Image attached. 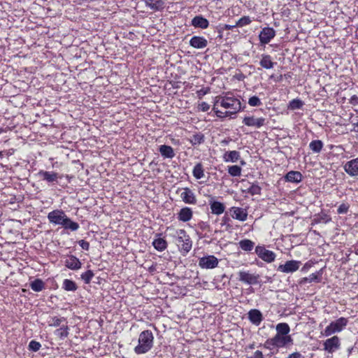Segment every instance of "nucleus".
<instances>
[{
  "mask_svg": "<svg viewBox=\"0 0 358 358\" xmlns=\"http://www.w3.org/2000/svg\"><path fill=\"white\" fill-rule=\"evenodd\" d=\"M215 104H220L222 107L229 109L228 111L225 112L224 115L236 114L241 108V101L234 96H216Z\"/></svg>",
  "mask_w": 358,
  "mask_h": 358,
  "instance_id": "nucleus-1",
  "label": "nucleus"
},
{
  "mask_svg": "<svg viewBox=\"0 0 358 358\" xmlns=\"http://www.w3.org/2000/svg\"><path fill=\"white\" fill-rule=\"evenodd\" d=\"M154 336L149 330L143 331L138 337V345L135 347L134 352L139 354L148 352L153 346Z\"/></svg>",
  "mask_w": 358,
  "mask_h": 358,
  "instance_id": "nucleus-2",
  "label": "nucleus"
},
{
  "mask_svg": "<svg viewBox=\"0 0 358 358\" xmlns=\"http://www.w3.org/2000/svg\"><path fill=\"white\" fill-rule=\"evenodd\" d=\"M177 243L180 247V250L183 254L189 252L192 248V243L189 236L183 229H180L177 232Z\"/></svg>",
  "mask_w": 358,
  "mask_h": 358,
  "instance_id": "nucleus-3",
  "label": "nucleus"
},
{
  "mask_svg": "<svg viewBox=\"0 0 358 358\" xmlns=\"http://www.w3.org/2000/svg\"><path fill=\"white\" fill-rule=\"evenodd\" d=\"M348 324V319L345 317H340L336 321L331 322L327 326L324 331V335L329 336L333 334L341 331Z\"/></svg>",
  "mask_w": 358,
  "mask_h": 358,
  "instance_id": "nucleus-4",
  "label": "nucleus"
},
{
  "mask_svg": "<svg viewBox=\"0 0 358 358\" xmlns=\"http://www.w3.org/2000/svg\"><path fill=\"white\" fill-rule=\"evenodd\" d=\"M292 343L291 336H283L276 334L274 337L268 339L265 345L268 346H273L274 348H283L287 345Z\"/></svg>",
  "mask_w": 358,
  "mask_h": 358,
  "instance_id": "nucleus-5",
  "label": "nucleus"
},
{
  "mask_svg": "<svg viewBox=\"0 0 358 358\" xmlns=\"http://www.w3.org/2000/svg\"><path fill=\"white\" fill-rule=\"evenodd\" d=\"M67 215L62 210H54L48 214V219L51 224L62 225L65 221Z\"/></svg>",
  "mask_w": 358,
  "mask_h": 358,
  "instance_id": "nucleus-6",
  "label": "nucleus"
},
{
  "mask_svg": "<svg viewBox=\"0 0 358 358\" xmlns=\"http://www.w3.org/2000/svg\"><path fill=\"white\" fill-rule=\"evenodd\" d=\"M255 252L259 258L266 262H273L275 259V254L268 250H266L264 246H257Z\"/></svg>",
  "mask_w": 358,
  "mask_h": 358,
  "instance_id": "nucleus-7",
  "label": "nucleus"
},
{
  "mask_svg": "<svg viewBox=\"0 0 358 358\" xmlns=\"http://www.w3.org/2000/svg\"><path fill=\"white\" fill-rule=\"evenodd\" d=\"M238 280L248 285H256L259 282V275L258 274L241 271L238 273Z\"/></svg>",
  "mask_w": 358,
  "mask_h": 358,
  "instance_id": "nucleus-8",
  "label": "nucleus"
},
{
  "mask_svg": "<svg viewBox=\"0 0 358 358\" xmlns=\"http://www.w3.org/2000/svg\"><path fill=\"white\" fill-rule=\"evenodd\" d=\"M218 265V259L213 255L203 257L199 259V266L202 268L212 269Z\"/></svg>",
  "mask_w": 358,
  "mask_h": 358,
  "instance_id": "nucleus-9",
  "label": "nucleus"
},
{
  "mask_svg": "<svg viewBox=\"0 0 358 358\" xmlns=\"http://www.w3.org/2000/svg\"><path fill=\"white\" fill-rule=\"evenodd\" d=\"M300 261L289 260L285 262V264H280L278 270L282 273H293L297 271L301 265Z\"/></svg>",
  "mask_w": 358,
  "mask_h": 358,
  "instance_id": "nucleus-10",
  "label": "nucleus"
},
{
  "mask_svg": "<svg viewBox=\"0 0 358 358\" xmlns=\"http://www.w3.org/2000/svg\"><path fill=\"white\" fill-rule=\"evenodd\" d=\"M340 345L341 343L339 338L336 336H334L324 341V350L329 353H333L336 350L339 349Z\"/></svg>",
  "mask_w": 358,
  "mask_h": 358,
  "instance_id": "nucleus-11",
  "label": "nucleus"
},
{
  "mask_svg": "<svg viewBox=\"0 0 358 358\" xmlns=\"http://www.w3.org/2000/svg\"><path fill=\"white\" fill-rule=\"evenodd\" d=\"M275 35V30L271 27H264L259 35V41L262 44L268 43Z\"/></svg>",
  "mask_w": 358,
  "mask_h": 358,
  "instance_id": "nucleus-12",
  "label": "nucleus"
},
{
  "mask_svg": "<svg viewBox=\"0 0 358 358\" xmlns=\"http://www.w3.org/2000/svg\"><path fill=\"white\" fill-rule=\"evenodd\" d=\"M344 170L350 176H358V157L348 162Z\"/></svg>",
  "mask_w": 358,
  "mask_h": 358,
  "instance_id": "nucleus-13",
  "label": "nucleus"
},
{
  "mask_svg": "<svg viewBox=\"0 0 358 358\" xmlns=\"http://www.w3.org/2000/svg\"><path fill=\"white\" fill-rule=\"evenodd\" d=\"M243 122L248 127H255L260 128L265 124V118L259 117L256 118L253 116H248L243 118Z\"/></svg>",
  "mask_w": 358,
  "mask_h": 358,
  "instance_id": "nucleus-14",
  "label": "nucleus"
},
{
  "mask_svg": "<svg viewBox=\"0 0 358 358\" xmlns=\"http://www.w3.org/2000/svg\"><path fill=\"white\" fill-rule=\"evenodd\" d=\"M230 211L232 213V217L236 220L243 222L248 218V212L246 209L239 207H232L230 209Z\"/></svg>",
  "mask_w": 358,
  "mask_h": 358,
  "instance_id": "nucleus-15",
  "label": "nucleus"
},
{
  "mask_svg": "<svg viewBox=\"0 0 358 358\" xmlns=\"http://www.w3.org/2000/svg\"><path fill=\"white\" fill-rule=\"evenodd\" d=\"M64 265L69 269L78 270L81 268L82 264L76 257L69 255L64 261Z\"/></svg>",
  "mask_w": 358,
  "mask_h": 358,
  "instance_id": "nucleus-16",
  "label": "nucleus"
},
{
  "mask_svg": "<svg viewBox=\"0 0 358 358\" xmlns=\"http://www.w3.org/2000/svg\"><path fill=\"white\" fill-rule=\"evenodd\" d=\"M182 200L189 204H195L196 199L192 191L189 188H185L184 191L180 194Z\"/></svg>",
  "mask_w": 358,
  "mask_h": 358,
  "instance_id": "nucleus-17",
  "label": "nucleus"
},
{
  "mask_svg": "<svg viewBox=\"0 0 358 358\" xmlns=\"http://www.w3.org/2000/svg\"><path fill=\"white\" fill-rule=\"evenodd\" d=\"M189 45L194 48L201 49L207 46L208 41L202 36H194L190 39Z\"/></svg>",
  "mask_w": 358,
  "mask_h": 358,
  "instance_id": "nucleus-18",
  "label": "nucleus"
},
{
  "mask_svg": "<svg viewBox=\"0 0 358 358\" xmlns=\"http://www.w3.org/2000/svg\"><path fill=\"white\" fill-rule=\"evenodd\" d=\"M248 319L252 324L258 326L263 320V316L259 310L252 309L248 312Z\"/></svg>",
  "mask_w": 358,
  "mask_h": 358,
  "instance_id": "nucleus-19",
  "label": "nucleus"
},
{
  "mask_svg": "<svg viewBox=\"0 0 358 358\" xmlns=\"http://www.w3.org/2000/svg\"><path fill=\"white\" fill-rule=\"evenodd\" d=\"M38 176L48 182H57L59 178V174L53 171H40Z\"/></svg>",
  "mask_w": 358,
  "mask_h": 358,
  "instance_id": "nucleus-20",
  "label": "nucleus"
},
{
  "mask_svg": "<svg viewBox=\"0 0 358 358\" xmlns=\"http://www.w3.org/2000/svg\"><path fill=\"white\" fill-rule=\"evenodd\" d=\"M192 24L198 28L206 29L208 27V21L201 15H197L192 20Z\"/></svg>",
  "mask_w": 358,
  "mask_h": 358,
  "instance_id": "nucleus-21",
  "label": "nucleus"
},
{
  "mask_svg": "<svg viewBox=\"0 0 358 358\" xmlns=\"http://www.w3.org/2000/svg\"><path fill=\"white\" fill-rule=\"evenodd\" d=\"M192 210L188 207H185L180 210L178 218L180 221L187 222L192 219Z\"/></svg>",
  "mask_w": 358,
  "mask_h": 358,
  "instance_id": "nucleus-22",
  "label": "nucleus"
},
{
  "mask_svg": "<svg viewBox=\"0 0 358 358\" xmlns=\"http://www.w3.org/2000/svg\"><path fill=\"white\" fill-rule=\"evenodd\" d=\"M285 178L288 182L298 183L301 181L303 177L300 172L291 171L285 175Z\"/></svg>",
  "mask_w": 358,
  "mask_h": 358,
  "instance_id": "nucleus-23",
  "label": "nucleus"
},
{
  "mask_svg": "<svg viewBox=\"0 0 358 358\" xmlns=\"http://www.w3.org/2000/svg\"><path fill=\"white\" fill-rule=\"evenodd\" d=\"M210 206L212 213L215 215H221L225 210L224 205L219 201H211Z\"/></svg>",
  "mask_w": 358,
  "mask_h": 358,
  "instance_id": "nucleus-24",
  "label": "nucleus"
},
{
  "mask_svg": "<svg viewBox=\"0 0 358 358\" xmlns=\"http://www.w3.org/2000/svg\"><path fill=\"white\" fill-rule=\"evenodd\" d=\"M160 154L165 158L172 159L175 156V152L172 147L166 145H162L159 147Z\"/></svg>",
  "mask_w": 358,
  "mask_h": 358,
  "instance_id": "nucleus-25",
  "label": "nucleus"
},
{
  "mask_svg": "<svg viewBox=\"0 0 358 358\" xmlns=\"http://www.w3.org/2000/svg\"><path fill=\"white\" fill-rule=\"evenodd\" d=\"M259 64L261 66L266 69H273L274 65L275 64V62H272L271 57L268 55H262V59L259 62Z\"/></svg>",
  "mask_w": 358,
  "mask_h": 358,
  "instance_id": "nucleus-26",
  "label": "nucleus"
},
{
  "mask_svg": "<svg viewBox=\"0 0 358 358\" xmlns=\"http://www.w3.org/2000/svg\"><path fill=\"white\" fill-rule=\"evenodd\" d=\"M224 160L227 162H236L240 158V153L238 151L233 150L229 151L224 153Z\"/></svg>",
  "mask_w": 358,
  "mask_h": 358,
  "instance_id": "nucleus-27",
  "label": "nucleus"
},
{
  "mask_svg": "<svg viewBox=\"0 0 358 358\" xmlns=\"http://www.w3.org/2000/svg\"><path fill=\"white\" fill-rule=\"evenodd\" d=\"M62 227L65 229H70L72 231H77L79 229V224L77 222L72 221L68 216L66 217Z\"/></svg>",
  "mask_w": 358,
  "mask_h": 358,
  "instance_id": "nucleus-28",
  "label": "nucleus"
},
{
  "mask_svg": "<svg viewBox=\"0 0 358 358\" xmlns=\"http://www.w3.org/2000/svg\"><path fill=\"white\" fill-rule=\"evenodd\" d=\"M150 10L155 11L162 10L164 8V1H141Z\"/></svg>",
  "mask_w": 358,
  "mask_h": 358,
  "instance_id": "nucleus-29",
  "label": "nucleus"
},
{
  "mask_svg": "<svg viewBox=\"0 0 358 358\" xmlns=\"http://www.w3.org/2000/svg\"><path fill=\"white\" fill-rule=\"evenodd\" d=\"M276 334L283 335V336H289L288 334L290 331V328L287 323L282 322L279 323L276 325Z\"/></svg>",
  "mask_w": 358,
  "mask_h": 358,
  "instance_id": "nucleus-30",
  "label": "nucleus"
},
{
  "mask_svg": "<svg viewBox=\"0 0 358 358\" xmlns=\"http://www.w3.org/2000/svg\"><path fill=\"white\" fill-rule=\"evenodd\" d=\"M152 245L155 247L156 250L158 251H163L167 247V243L166 241L162 238H158L157 239H155L152 242Z\"/></svg>",
  "mask_w": 358,
  "mask_h": 358,
  "instance_id": "nucleus-31",
  "label": "nucleus"
},
{
  "mask_svg": "<svg viewBox=\"0 0 358 358\" xmlns=\"http://www.w3.org/2000/svg\"><path fill=\"white\" fill-rule=\"evenodd\" d=\"M239 246L243 250L250 252L253 249L255 243L249 239H244L239 242Z\"/></svg>",
  "mask_w": 358,
  "mask_h": 358,
  "instance_id": "nucleus-32",
  "label": "nucleus"
},
{
  "mask_svg": "<svg viewBox=\"0 0 358 358\" xmlns=\"http://www.w3.org/2000/svg\"><path fill=\"white\" fill-rule=\"evenodd\" d=\"M193 176L196 179H201L204 176V170L203 165L201 163H198L195 165L192 171Z\"/></svg>",
  "mask_w": 358,
  "mask_h": 358,
  "instance_id": "nucleus-33",
  "label": "nucleus"
},
{
  "mask_svg": "<svg viewBox=\"0 0 358 358\" xmlns=\"http://www.w3.org/2000/svg\"><path fill=\"white\" fill-rule=\"evenodd\" d=\"M31 289L34 292H41L45 287V284L41 279H36L30 284Z\"/></svg>",
  "mask_w": 358,
  "mask_h": 358,
  "instance_id": "nucleus-34",
  "label": "nucleus"
},
{
  "mask_svg": "<svg viewBox=\"0 0 358 358\" xmlns=\"http://www.w3.org/2000/svg\"><path fill=\"white\" fill-rule=\"evenodd\" d=\"M189 141L192 145H199L204 142V135L196 133L190 138Z\"/></svg>",
  "mask_w": 358,
  "mask_h": 358,
  "instance_id": "nucleus-35",
  "label": "nucleus"
},
{
  "mask_svg": "<svg viewBox=\"0 0 358 358\" xmlns=\"http://www.w3.org/2000/svg\"><path fill=\"white\" fill-rule=\"evenodd\" d=\"M309 147L313 152L318 153L322 150L323 143L320 140H315L310 143Z\"/></svg>",
  "mask_w": 358,
  "mask_h": 358,
  "instance_id": "nucleus-36",
  "label": "nucleus"
},
{
  "mask_svg": "<svg viewBox=\"0 0 358 358\" xmlns=\"http://www.w3.org/2000/svg\"><path fill=\"white\" fill-rule=\"evenodd\" d=\"M63 288L66 291L74 292L78 289V286L73 280L65 279L63 282Z\"/></svg>",
  "mask_w": 358,
  "mask_h": 358,
  "instance_id": "nucleus-37",
  "label": "nucleus"
},
{
  "mask_svg": "<svg viewBox=\"0 0 358 358\" xmlns=\"http://www.w3.org/2000/svg\"><path fill=\"white\" fill-rule=\"evenodd\" d=\"M228 173L231 176H240L241 174V168L237 165L229 166Z\"/></svg>",
  "mask_w": 358,
  "mask_h": 358,
  "instance_id": "nucleus-38",
  "label": "nucleus"
},
{
  "mask_svg": "<svg viewBox=\"0 0 358 358\" xmlns=\"http://www.w3.org/2000/svg\"><path fill=\"white\" fill-rule=\"evenodd\" d=\"M94 275V274L93 271L88 270L81 275V279L85 282V283L89 284Z\"/></svg>",
  "mask_w": 358,
  "mask_h": 358,
  "instance_id": "nucleus-39",
  "label": "nucleus"
},
{
  "mask_svg": "<svg viewBox=\"0 0 358 358\" xmlns=\"http://www.w3.org/2000/svg\"><path fill=\"white\" fill-rule=\"evenodd\" d=\"M252 21L249 16H243L236 22L235 26L242 27L243 26L249 24Z\"/></svg>",
  "mask_w": 358,
  "mask_h": 358,
  "instance_id": "nucleus-40",
  "label": "nucleus"
},
{
  "mask_svg": "<svg viewBox=\"0 0 358 358\" xmlns=\"http://www.w3.org/2000/svg\"><path fill=\"white\" fill-rule=\"evenodd\" d=\"M56 334L62 339L66 338L69 335L68 327H61L59 329H57L55 331Z\"/></svg>",
  "mask_w": 358,
  "mask_h": 358,
  "instance_id": "nucleus-41",
  "label": "nucleus"
},
{
  "mask_svg": "<svg viewBox=\"0 0 358 358\" xmlns=\"http://www.w3.org/2000/svg\"><path fill=\"white\" fill-rule=\"evenodd\" d=\"M247 191L251 195L260 194L261 187L257 185L252 184V185H250V187L248 189Z\"/></svg>",
  "mask_w": 358,
  "mask_h": 358,
  "instance_id": "nucleus-42",
  "label": "nucleus"
},
{
  "mask_svg": "<svg viewBox=\"0 0 358 358\" xmlns=\"http://www.w3.org/2000/svg\"><path fill=\"white\" fill-rule=\"evenodd\" d=\"M303 105V102L299 99H293L289 102V108L292 110L299 109Z\"/></svg>",
  "mask_w": 358,
  "mask_h": 358,
  "instance_id": "nucleus-43",
  "label": "nucleus"
},
{
  "mask_svg": "<svg viewBox=\"0 0 358 358\" xmlns=\"http://www.w3.org/2000/svg\"><path fill=\"white\" fill-rule=\"evenodd\" d=\"M248 103L251 106H259L262 104V102L257 96H253L249 99Z\"/></svg>",
  "mask_w": 358,
  "mask_h": 358,
  "instance_id": "nucleus-44",
  "label": "nucleus"
},
{
  "mask_svg": "<svg viewBox=\"0 0 358 358\" xmlns=\"http://www.w3.org/2000/svg\"><path fill=\"white\" fill-rule=\"evenodd\" d=\"M41 347V344L36 341H31L29 344V350H31L34 352H37L38 350H39Z\"/></svg>",
  "mask_w": 358,
  "mask_h": 358,
  "instance_id": "nucleus-45",
  "label": "nucleus"
},
{
  "mask_svg": "<svg viewBox=\"0 0 358 358\" xmlns=\"http://www.w3.org/2000/svg\"><path fill=\"white\" fill-rule=\"evenodd\" d=\"M63 320V318H58L57 317H53L51 318V320L49 322L50 326L53 327H59Z\"/></svg>",
  "mask_w": 358,
  "mask_h": 358,
  "instance_id": "nucleus-46",
  "label": "nucleus"
},
{
  "mask_svg": "<svg viewBox=\"0 0 358 358\" xmlns=\"http://www.w3.org/2000/svg\"><path fill=\"white\" fill-rule=\"evenodd\" d=\"M348 206L345 204V203H342L341 205L339 206L337 211H338V213L339 214H344V213H346L348 210Z\"/></svg>",
  "mask_w": 358,
  "mask_h": 358,
  "instance_id": "nucleus-47",
  "label": "nucleus"
},
{
  "mask_svg": "<svg viewBox=\"0 0 358 358\" xmlns=\"http://www.w3.org/2000/svg\"><path fill=\"white\" fill-rule=\"evenodd\" d=\"M79 245L85 250H88L90 248V243L84 240L80 241Z\"/></svg>",
  "mask_w": 358,
  "mask_h": 358,
  "instance_id": "nucleus-48",
  "label": "nucleus"
},
{
  "mask_svg": "<svg viewBox=\"0 0 358 358\" xmlns=\"http://www.w3.org/2000/svg\"><path fill=\"white\" fill-rule=\"evenodd\" d=\"M215 106H216V105L215 104L214 107H213V110L215 111L217 117H227L228 116V115H224L225 112H222V111H220V110H217Z\"/></svg>",
  "mask_w": 358,
  "mask_h": 358,
  "instance_id": "nucleus-49",
  "label": "nucleus"
},
{
  "mask_svg": "<svg viewBox=\"0 0 358 358\" xmlns=\"http://www.w3.org/2000/svg\"><path fill=\"white\" fill-rule=\"evenodd\" d=\"M307 279L308 280V282H313V281H317V282L319 281V277L315 273L310 274L308 276V278H307Z\"/></svg>",
  "mask_w": 358,
  "mask_h": 358,
  "instance_id": "nucleus-50",
  "label": "nucleus"
},
{
  "mask_svg": "<svg viewBox=\"0 0 358 358\" xmlns=\"http://www.w3.org/2000/svg\"><path fill=\"white\" fill-rule=\"evenodd\" d=\"M199 108L200 109L203 111V112H206V111H208L210 108V106L206 103V102H202L200 105H199Z\"/></svg>",
  "mask_w": 358,
  "mask_h": 358,
  "instance_id": "nucleus-51",
  "label": "nucleus"
},
{
  "mask_svg": "<svg viewBox=\"0 0 358 358\" xmlns=\"http://www.w3.org/2000/svg\"><path fill=\"white\" fill-rule=\"evenodd\" d=\"M209 92V88H202L197 92V94L199 97L206 94Z\"/></svg>",
  "mask_w": 358,
  "mask_h": 358,
  "instance_id": "nucleus-52",
  "label": "nucleus"
},
{
  "mask_svg": "<svg viewBox=\"0 0 358 358\" xmlns=\"http://www.w3.org/2000/svg\"><path fill=\"white\" fill-rule=\"evenodd\" d=\"M252 358H264L262 352L259 350H257L254 352Z\"/></svg>",
  "mask_w": 358,
  "mask_h": 358,
  "instance_id": "nucleus-53",
  "label": "nucleus"
},
{
  "mask_svg": "<svg viewBox=\"0 0 358 358\" xmlns=\"http://www.w3.org/2000/svg\"><path fill=\"white\" fill-rule=\"evenodd\" d=\"M350 103L353 104V105H357L358 104V96H356V95H354L351 97L350 99Z\"/></svg>",
  "mask_w": 358,
  "mask_h": 358,
  "instance_id": "nucleus-54",
  "label": "nucleus"
},
{
  "mask_svg": "<svg viewBox=\"0 0 358 358\" xmlns=\"http://www.w3.org/2000/svg\"><path fill=\"white\" fill-rule=\"evenodd\" d=\"M287 358H301V355L296 352L289 355Z\"/></svg>",
  "mask_w": 358,
  "mask_h": 358,
  "instance_id": "nucleus-55",
  "label": "nucleus"
},
{
  "mask_svg": "<svg viewBox=\"0 0 358 358\" xmlns=\"http://www.w3.org/2000/svg\"><path fill=\"white\" fill-rule=\"evenodd\" d=\"M236 26L234 25H226L227 29H231L234 27H236Z\"/></svg>",
  "mask_w": 358,
  "mask_h": 358,
  "instance_id": "nucleus-56",
  "label": "nucleus"
},
{
  "mask_svg": "<svg viewBox=\"0 0 358 358\" xmlns=\"http://www.w3.org/2000/svg\"><path fill=\"white\" fill-rule=\"evenodd\" d=\"M307 278H308V277L302 278L301 280V283L308 282V280Z\"/></svg>",
  "mask_w": 358,
  "mask_h": 358,
  "instance_id": "nucleus-57",
  "label": "nucleus"
},
{
  "mask_svg": "<svg viewBox=\"0 0 358 358\" xmlns=\"http://www.w3.org/2000/svg\"><path fill=\"white\" fill-rule=\"evenodd\" d=\"M3 157L2 152H0V158Z\"/></svg>",
  "mask_w": 358,
  "mask_h": 358,
  "instance_id": "nucleus-58",
  "label": "nucleus"
}]
</instances>
